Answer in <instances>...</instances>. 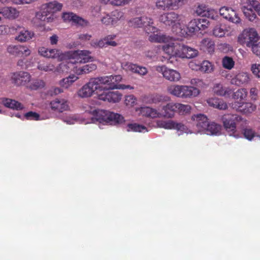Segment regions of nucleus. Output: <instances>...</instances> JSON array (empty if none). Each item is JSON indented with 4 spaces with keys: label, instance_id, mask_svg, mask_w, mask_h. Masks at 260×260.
I'll list each match as a JSON object with an SVG mask.
<instances>
[{
    "label": "nucleus",
    "instance_id": "nucleus-29",
    "mask_svg": "<svg viewBox=\"0 0 260 260\" xmlns=\"http://www.w3.org/2000/svg\"><path fill=\"white\" fill-rule=\"evenodd\" d=\"M141 112L143 115L152 118L162 117L161 113L149 107H142L141 109Z\"/></svg>",
    "mask_w": 260,
    "mask_h": 260
},
{
    "label": "nucleus",
    "instance_id": "nucleus-36",
    "mask_svg": "<svg viewBox=\"0 0 260 260\" xmlns=\"http://www.w3.org/2000/svg\"><path fill=\"white\" fill-rule=\"evenodd\" d=\"M202 47L205 51L212 54L214 52L215 44L210 39H204L202 41Z\"/></svg>",
    "mask_w": 260,
    "mask_h": 260
},
{
    "label": "nucleus",
    "instance_id": "nucleus-10",
    "mask_svg": "<svg viewBox=\"0 0 260 260\" xmlns=\"http://www.w3.org/2000/svg\"><path fill=\"white\" fill-rule=\"evenodd\" d=\"M181 16L178 13L172 11L164 13L159 17V21L166 26L173 27L177 24H180Z\"/></svg>",
    "mask_w": 260,
    "mask_h": 260
},
{
    "label": "nucleus",
    "instance_id": "nucleus-50",
    "mask_svg": "<svg viewBox=\"0 0 260 260\" xmlns=\"http://www.w3.org/2000/svg\"><path fill=\"white\" fill-rule=\"evenodd\" d=\"M37 68L39 70L43 71L45 72L52 71L55 69V67L53 64L50 63L48 64L45 62H39Z\"/></svg>",
    "mask_w": 260,
    "mask_h": 260
},
{
    "label": "nucleus",
    "instance_id": "nucleus-16",
    "mask_svg": "<svg viewBox=\"0 0 260 260\" xmlns=\"http://www.w3.org/2000/svg\"><path fill=\"white\" fill-rule=\"evenodd\" d=\"M157 126L160 128L171 129H175L178 131H185L186 126L181 122H176L173 120H158L157 121Z\"/></svg>",
    "mask_w": 260,
    "mask_h": 260
},
{
    "label": "nucleus",
    "instance_id": "nucleus-31",
    "mask_svg": "<svg viewBox=\"0 0 260 260\" xmlns=\"http://www.w3.org/2000/svg\"><path fill=\"white\" fill-rule=\"evenodd\" d=\"M2 103L5 107L13 110H20L24 108V106L21 103L14 100L4 99Z\"/></svg>",
    "mask_w": 260,
    "mask_h": 260
},
{
    "label": "nucleus",
    "instance_id": "nucleus-62",
    "mask_svg": "<svg viewBox=\"0 0 260 260\" xmlns=\"http://www.w3.org/2000/svg\"><path fill=\"white\" fill-rule=\"evenodd\" d=\"M112 16L113 18L116 19V22L122 19H123V14L122 12L115 11L112 12Z\"/></svg>",
    "mask_w": 260,
    "mask_h": 260
},
{
    "label": "nucleus",
    "instance_id": "nucleus-28",
    "mask_svg": "<svg viewBox=\"0 0 260 260\" xmlns=\"http://www.w3.org/2000/svg\"><path fill=\"white\" fill-rule=\"evenodd\" d=\"M176 106L175 103H170L162 107L163 112L162 117L166 118H172L176 112Z\"/></svg>",
    "mask_w": 260,
    "mask_h": 260
},
{
    "label": "nucleus",
    "instance_id": "nucleus-33",
    "mask_svg": "<svg viewBox=\"0 0 260 260\" xmlns=\"http://www.w3.org/2000/svg\"><path fill=\"white\" fill-rule=\"evenodd\" d=\"M34 36V33L31 31L23 29L16 37L15 39L20 42H25L30 40Z\"/></svg>",
    "mask_w": 260,
    "mask_h": 260
},
{
    "label": "nucleus",
    "instance_id": "nucleus-2",
    "mask_svg": "<svg viewBox=\"0 0 260 260\" xmlns=\"http://www.w3.org/2000/svg\"><path fill=\"white\" fill-rule=\"evenodd\" d=\"M168 92L171 94L182 98L197 96L200 93L198 88L186 85H173L168 87Z\"/></svg>",
    "mask_w": 260,
    "mask_h": 260
},
{
    "label": "nucleus",
    "instance_id": "nucleus-1",
    "mask_svg": "<svg viewBox=\"0 0 260 260\" xmlns=\"http://www.w3.org/2000/svg\"><path fill=\"white\" fill-rule=\"evenodd\" d=\"M93 117L100 123L115 124L122 123L123 121V117L120 114L115 113L107 110H94L92 112Z\"/></svg>",
    "mask_w": 260,
    "mask_h": 260
},
{
    "label": "nucleus",
    "instance_id": "nucleus-23",
    "mask_svg": "<svg viewBox=\"0 0 260 260\" xmlns=\"http://www.w3.org/2000/svg\"><path fill=\"white\" fill-rule=\"evenodd\" d=\"M124 68L133 73L138 74L141 76H144L148 73V70L146 68L138 66L131 62H126L124 65Z\"/></svg>",
    "mask_w": 260,
    "mask_h": 260
},
{
    "label": "nucleus",
    "instance_id": "nucleus-61",
    "mask_svg": "<svg viewBox=\"0 0 260 260\" xmlns=\"http://www.w3.org/2000/svg\"><path fill=\"white\" fill-rule=\"evenodd\" d=\"M19 56H27L30 54V50L26 46L20 45Z\"/></svg>",
    "mask_w": 260,
    "mask_h": 260
},
{
    "label": "nucleus",
    "instance_id": "nucleus-52",
    "mask_svg": "<svg viewBox=\"0 0 260 260\" xmlns=\"http://www.w3.org/2000/svg\"><path fill=\"white\" fill-rule=\"evenodd\" d=\"M197 19H193L191 20L187 26V29L188 30V32L192 34L196 33L198 31V28L197 27Z\"/></svg>",
    "mask_w": 260,
    "mask_h": 260
},
{
    "label": "nucleus",
    "instance_id": "nucleus-6",
    "mask_svg": "<svg viewBox=\"0 0 260 260\" xmlns=\"http://www.w3.org/2000/svg\"><path fill=\"white\" fill-rule=\"evenodd\" d=\"M239 42L245 44L247 47L256 45L257 43L260 42V38L257 32L254 28H249L243 31L242 33L239 36Z\"/></svg>",
    "mask_w": 260,
    "mask_h": 260
},
{
    "label": "nucleus",
    "instance_id": "nucleus-45",
    "mask_svg": "<svg viewBox=\"0 0 260 260\" xmlns=\"http://www.w3.org/2000/svg\"><path fill=\"white\" fill-rule=\"evenodd\" d=\"M127 131L128 132H143L147 131V128L145 126L137 123H129L127 124Z\"/></svg>",
    "mask_w": 260,
    "mask_h": 260
},
{
    "label": "nucleus",
    "instance_id": "nucleus-55",
    "mask_svg": "<svg viewBox=\"0 0 260 260\" xmlns=\"http://www.w3.org/2000/svg\"><path fill=\"white\" fill-rule=\"evenodd\" d=\"M105 3H109L113 6H123L128 3L131 0H103Z\"/></svg>",
    "mask_w": 260,
    "mask_h": 260
},
{
    "label": "nucleus",
    "instance_id": "nucleus-39",
    "mask_svg": "<svg viewBox=\"0 0 260 260\" xmlns=\"http://www.w3.org/2000/svg\"><path fill=\"white\" fill-rule=\"evenodd\" d=\"M176 112L180 115H185L190 113L191 106L189 105H184L180 103H175Z\"/></svg>",
    "mask_w": 260,
    "mask_h": 260
},
{
    "label": "nucleus",
    "instance_id": "nucleus-53",
    "mask_svg": "<svg viewBox=\"0 0 260 260\" xmlns=\"http://www.w3.org/2000/svg\"><path fill=\"white\" fill-rule=\"evenodd\" d=\"M91 45L95 48H103L104 47H106L107 46L106 37H105L103 39H101L99 40H92L91 42Z\"/></svg>",
    "mask_w": 260,
    "mask_h": 260
},
{
    "label": "nucleus",
    "instance_id": "nucleus-24",
    "mask_svg": "<svg viewBox=\"0 0 260 260\" xmlns=\"http://www.w3.org/2000/svg\"><path fill=\"white\" fill-rule=\"evenodd\" d=\"M207 102L210 106L219 110H225L228 108L227 103L223 100L217 98H210L207 100Z\"/></svg>",
    "mask_w": 260,
    "mask_h": 260
},
{
    "label": "nucleus",
    "instance_id": "nucleus-54",
    "mask_svg": "<svg viewBox=\"0 0 260 260\" xmlns=\"http://www.w3.org/2000/svg\"><path fill=\"white\" fill-rule=\"evenodd\" d=\"M243 133L244 137L248 140H251L255 136L254 131L250 128H244L243 129Z\"/></svg>",
    "mask_w": 260,
    "mask_h": 260
},
{
    "label": "nucleus",
    "instance_id": "nucleus-14",
    "mask_svg": "<svg viewBox=\"0 0 260 260\" xmlns=\"http://www.w3.org/2000/svg\"><path fill=\"white\" fill-rule=\"evenodd\" d=\"M121 97L122 94L118 91H109L105 89L103 93L98 95L99 100L113 103L119 102Z\"/></svg>",
    "mask_w": 260,
    "mask_h": 260
},
{
    "label": "nucleus",
    "instance_id": "nucleus-30",
    "mask_svg": "<svg viewBox=\"0 0 260 260\" xmlns=\"http://www.w3.org/2000/svg\"><path fill=\"white\" fill-rule=\"evenodd\" d=\"M196 12L198 15L202 17H207L208 18H211L212 19L215 18V12L212 10H208V8L205 6L199 5L197 8Z\"/></svg>",
    "mask_w": 260,
    "mask_h": 260
},
{
    "label": "nucleus",
    "instance_id": "nucleus-41",
    "mask_svg": "<svg viewBox=\"0 0 260 260\" xmlns=\"http://www.w3.org/2000/svg\"><path fill=\"white\" fill-rule=\"evenodd\" d=\"M183 44L177 41L173 42V56L181 58Z\"/></svg>",
    "mask_w": 260,
    "mask_h": 260
},
{
    "label": "nucleus",
    "instance_id": "nucleus-48",
    "mask_svg": "<svg viewBox=\"0 0 260 260\" xmlns=\"http://www.w3.org/2000/svg\"><path fill=\"white\" fill-rule=\"evenodd\" d=\"M197 22L198 31L205 30L209 25V21L205 18L197 19Z\"/></svg>",
    "mask_w": 260,
    "mask_h": 260
},
{
    "label": "nucleus",
    "instance_id": "nucleus-22",
    "mask_svg": "<svg viewBox=\"0 0 260 260\" xmlns=\"http://www.w3.org/2000/svg\"><path fill=\"white\" fill-rule=\"evenodd\" d=\"M62 18L64 21L69 22L72 21L73 22L80 25L83 26L86 24V22L83 19L78 16L72 12L63 13Z\"/></svg>",
    "mask_w": 260,
    "mask_h": 260
},
{
    "label": "nucleus",
    "instance_id": "nucleus-43",
    "mask_svg": "<svg viewBox=\"0 0 260 260\" xmlns=\"http://www.w3.org/2000/svg\"><path fill=\"white\" fill-rule=\"evenodd\" d=\"M243 12L245 16L250 21H253L257 18L256 15L251 8L244 7L243 8Z\"/></svg>",
    "mask_w": 260,
    "mask_h": 260
},
{
    "label": "nucleus",
    "instance_id": "nucleus-64",
    "mask_svg": "<svg viewBox=\"0 0 260 260\" xmlns=\"http://www.w3.org/2000/svg\"><path fill=\"white\" fill-rule=\"evenodd\" d=\"M252 52L257 55H260V42L257 43L256 45L251 46Z\"/></svg>",
    "mask_w": 260,
    "mask_h": 260
},
{
    "label": "nucleus",
    "instance_id": "nucleus-21",
    "mask_svg": "<svg viewBox=\"0 0 260 260\" xmlns=\"http://www.w3.org/2000/svg\"><path fill=\"white\" fill-rule=\"evenodd\" d=\"M192 120L194 121L197 127L200 131H204L209 123L207 117L202 114L193 115Z\"/></svg>",
    "mask_w": 260,
    "mask_h": 260
},
{
    "label": "nucleus",
    "instance_id": "nucleus-58",
    "mask_svg": "<svg viewBox=\"0 0 260 260\" xmlns=\"http://www.w3.org/2000/svg\"><path fill=\"white\" fill-rule=\"evenodd\" d=\"M164 51L168 55L173 56V42H169L163 46Z\"/></svg>",
    "mask_w": 260,
    "mask_h": 260
},
{
    "label": "nucleus",
    "instance_id": "nucleus-8",
    "mask_svg": "<svg viewBox=\"0 0 260 260\" xmlns=\"http://www.w3.org/2000/svg\"><path fill=\"white\" fill-rule=\"evenodd\" d=\"M184 0H156L155 7L160 11L176 10L184 4Z\"/></svg>",
    "mask_w": 260,
    "mask_h": 260
},
{
    "label": "nucleus",
    "instance_id": "nucleus-18",
    "mask_svg": "<svg viewBox=\"0 0 260 260\" xmlns=\"http://www.w3.org/2000/svg\"><path fill=\"white\" fill-rule=\"evenodd\" d=\"M52 110L55 112H62L69 109V103L64 99H55L50 102Z\"/></svg>",
    "mask_w": 260,
    "mask_h": 260
},
{
    "label": "nucleus",
    "instance_id": "nucleus-4",
    "mask_svg": "<svg viewBox=\"0 0 260 260\" xmlns=\"http://www.w3.org/2000/svg\"><path fill=\"white\" fill-rule=\"evenodd\" d=\"M128 24L135 28L142 27L147 33L154 32L157 30L152 18L145 15L131 19Z\"/></svg>",
    "mask_w": 260,
    "mask_h": 260
},
{
    "label": "nucleus",
    "instance_id": "nucleus-51",
    "mask_svg": "<svg viewBox=\"0 0 260 260\" xmlns=\"http://www.w3.org/2000/svg\"><path fill=\"white\" fill-rule=\"evenodd\" d=\"M20 45H9L7 49L8 52L14 56H19Z\"/></svg>",
    "mask_w": 260,
    "mask_h": 260
},
{
    "label": "nucleus",
    "instance_id": "nucleus-40",
    "mask_svg": "<svg viewBox=\"0 0 260 260\" xmlns=\"http://www.w3.org/2000/svg\"><path fill=\"white\" fill-rule=\"evenodd\" d=\"M228 31L226 29V27L224 25L219 24L216 25L213 30V35L216 37H222L225 34V32Z\"/></svg>",
    "mask_w": 260,
    "mask_h": 260
},
{
    "label": "nucleus",
    "instance_id": "nucleus-42",
    "mask_svg": "<svg viewBox=\"0 0 260 260\" xmlns=\"http://www.w3.org/2000/svg\"><path fill=\"white\" fill-rule=\"evenodd\" d=\"M165 100V97L162 95L154 93L147 96V102L149 104H157Z\"/></svg>",
    "mask_w": 260,
    "mask_h": 260
},
{
    "label": "nucleus",
    "instance_id": "nucleus-49",
    "mask_svg": "<svg viewBox=\"0 0 260 260\" xmlns=\"http://www.w3.org/2000/svg\"><path fill=\"white\" fill-rule=\"evenodd\" d=\"M101 21L106 25H114L116 23V19L113 18L112 14H107L102 18Z\"/></svg>",
    "mask_w": 260,
    "mask_h": 260
},
{
    "label": "nucleus",
    "instance_id": "nucleus-38",
    "mask_svg": "<svg viewBox=\"0 0 260 260\" xmlns=\"http://www.w3.org/2000/svg\"><path fill=\"white\" fill-rule=\"evenodd\" d=\"M247 91L245 88H240L238 89L236 91L234 92L233 94V99L235 101H243L247 97Z\"/></svg>",
    "mask_w": 260,
    "mask_h": 260
},
{
    "label": "nucleus",
    "instance_id": "nucleus-57",
    "mask_svg": "<svg viewBox=\"0 0 260 260\" xmlns=\"http://www.w3.org/2000/svg\"><path fill=\"white\" fill-rule=\"evenodd\" d=\"M191 85L197 86L196 88H204L205 84L203 80L198 78H193L190 80Z\"/></svg>",
    "mask_w": 260,
    "mask_h": 260
},
{
    "label": "nucleus",
    "instance_id": "nucleus-3",
    "mask_svg": "<svg viewBox=\"0 0 260 260\" xmlns=\"http://www.w3.org/2000/svg\"><path fill=\"white\" fill-rule=\"evenodd\" d=\"M62 8V4L57 1L49 2L43 6L41 11L36 13L37 18L41 21L50 22L53 19V14L59 11Z\"/></svg>",
    "mask_w": 260,
    "mask_h": 260
},
{
    "label": "nucleus",
    "instance_id": "nucleus-5",
    "mask_svg": "<svg viewBox=\"0 0 260 260\" xmlns=\"http://www.w3.org/2000/svg\"><path fill=\"white\" fill-rule=\"evenodd\" d=\"M221 120L226 130L234 133L236 129V124L241 122V124H246L247 120L237 114H225L222 116Z\"/></svg>",
    "mask_w": 260,
    "mask_h": 260
},
{
    "label": "nucleus",
    "instance_id": "nucleus-27",
    "mask_svg": "<svg viewBox=\"0 0 260 260\" xmlns=\"http://www.w3.org/2000/svg\"><path fill=\"white\" fill-rule=\"evenodd\" d=\"M97 66L94 63L85 64L81 67L76 66L74 68V72L78 75L88 74L96 69Z\"/></svg>",
    "mask_w": 260,
    "mask_h": 260
},
{
    "label": "nucleus",
    "instance_id": "nucleus-9",
    "mask_svg": "<svg viewBox=\"0 0 260 260\" xmlns=\"http://www.w3.org/2000/svg\"><path fill=\"white\" fill-rule=\"evenodd\" d=\"M11 80L17 86H27L31 81V76L27 72H16L11 74Z\"/></svg>",
    "mask_w": 260,
    "mask_h": 260
},
{
    "label": "nucleus",
    "instance_id": "nucleus-56",
    "mask_svg": "<svg viewBox=\"0 0 260 260\" xmlns=\"http://www.w3.org/2000/svg\"><path fill=\"white\" fill-rule=\"evenodd\" d=\"M25 118L27 120H38L40 119V115L32 111H29L24 114Z\"/></svg>",
    "mask_w": 260,
    "mask_h": 260
},
{
    "label": "nucleus",
    "instance_id": "nucleus-32",
    "mask_svg": "<svg viewBox=\"0 0 260 260\" xmlns=\"http://www.w3.org/2000/svg\"><path fill=\"white\" fill-rule=\"evenodd\" d=\"M88 83L93 88L94 92L97 90H102L101 85H104V76L91 78Z\"/></svg>",
    "mask_w": 260,
    "mask_h": 260
},
{
    "label": "nucleus",
    "instance_id": "nucleus-19",
    "mask_svg": "<svg viewBox=\"0 0 260 260\" xmlns=\"http://www.w3.org/2000/svg\"><path fill=\"white\" fill-rule=\"evenodd\" d=\"M212 91L215 94L218 96L225 98L230 97L232 93V90L231 88L225 87L221 83L215 84L212 88Z\"/></svg>",
    "mask_w": 260,
    "mask_h": 260
},
{
    "label": "nucleus",
    "instance_id": "nucleus-37",
    "mask_svg": "<svg viewBox=\"0 0 260 260\" xmlns=\"http://www.w3.org/2000/svg\"><path fill=\"white\" fill-rule=\"evenodd\" d=\"M221 126L215 122L208 123L204 130L208 135H216L220 132Z\"/></svg>",
    "mask_w": 260,
    "mask_h": 260
},
{
    "label": "nucleus",
    "instance_id": "nucleus-17",
    "mask_svg": "<svg viewBox=\"0 0 260 260\" xmlns=\"http://www.w3.org/2000/svg\"><path fill=\"white\" fill-rule=\"evenodd\" d=\"M250 81V76L247 72H241L238 73L231 81L233 85L242 86L247 85Z\"/></svg>",
    "mask_w": 260,
    "mask_h": 260
},
{
    "label": "nucleus",
    "instance_id": "nucleus-34",
    "mask_svg": "<svg viewBox=\"0 0 260 260\" xmlns=\"http://www.w3.org/2000/svg\"><path fill=\"white\" fill-rule=\"evenodd\" d=\"M93 88L90 86L88 83L83 85L78 92V95L81 98H88L91 96L94 91Z\"/></svg>",
    "mask_w": 260,
    "mask_h": 260
},
{
    "label": "nucleus",
    "instance_id": "nucleus-44",
    "mask_svg": "<svg viewBox=\"0 0 260 260\" xmlns=\"http://www.w3.org/2000/svg\"><path fill=\"white\" fill-rule=\"evenodd\" d=\"M149 40L151 42L162 43L165 42L167 40V38L165 35L160 34H153L150 35Z\"/></svg>",
    "mask_w": 260,
    "mask_h": 260
},
{
    "label": "nucleus",
    "instance_id": "nucleus-59",
    "mask_svg": "<svg viewBox=\"0 0 260 260\" xmlns=\"http://www.w3.org/2000/svg\"><path fill=\"white\" fill-rule=\"evenodd\" d=\"M115 37L116 35H108L106 37L107 46L110 45L114 47L116 46L117 45V43L115 41H112L115 38Z\"/></svg>",
    "mask_w": 260,
    "mask_h": 260
},
{
    "label": "nucleus",
    "instance_id": "nucleus-60",
    "mask_svg": "<svg viewBox=\"0 0 260 260\" xmlns=\"http://www.w3.org/2000/svg\"><path fill=\"white\" fill-rule=\"evenodd\" d=\"M252 73L257 77L260 78V64H253L251 67Z\"/></svg>",
    "mask_w": 260,
    "mask_h": 260
},
{
    "label": "nucleus",
    "instance_id": "nucleus-25",
    "mask_svg": "<svg viewBox=\"0 0 260 260\" xmlns=\"http://www.w3.org/2000/svg\"><path fill=\"white\" fill-rule=\"evenodd\" d=\"M194 66H196L194 62H190L189 66L190 68H192L193 70H199L201 72L207 73H211L213 71L214 69L213 65L211 62L208 60L203 61L200 66H197L196 68H194Z\"/></svg>",
    "mask_w": 260,
    "mask_h": 260
},
{
    "label": "nucleus",
    "instance_id": "nucleus-63",
    "mask_svg": "<svg viewBox=\"0 0 260 260\" xmlns=\"http://www.w3.org/2000/svg\"><path fill=\"white\" fill-rule=\"evenodd\" d=\"M258 91L257 89L253 87L251 88L250 90V96L251 99L254 101L256 100L257 98Z\"/></svg>",
    "mask_w": 260,
    "mask_h": 260
},
{
    "label": "nucleus",
    "instance_id": "nucleus-35",
    "mask_svg": "<svg viewBox=\"0 0 260 260\" xmlns=\"http://www.w3.org/2000/svg\"><path fill=\"white\" fill-rule=\"evenodd\" d=\"M198 54L197 50L183 44L181 58H191L196 57Z\"/></svg>",
    "mask_w": 260,
    "mask_h": 260
},
{
    "label": "nucleus",
    "instance_id": "nucleus-11",
    "mask_svg": "<svg viewBox=\"0 0 260 260\" xmlns=\"http://www.w3.org/2000/svg\"><path fill=\"white\" fill-rule=\"evenodd\" d=\"M104 85L108 86L107 89L133 88L130 85L118 84L122 80L120 75L104 76Z\"/></svg>",
    "mask_w": 260,
    "mask_h": 260
},
{
    "label": "nucleus",
    "instance_id": "nucleus-12",
    "mask_svg": "<svg viewBox=\"0 0 260 260\" xmlns=\"http://www.w3.org/2000/svg\"><path fill=\"white\" fill-rule=\"evenodd\" d=\"M230 107L237 112L243 114L251 113L256 109V106L250 102L234 101L230 104Z\"/></svg>",
    "mask_w": 260,
    "mask_h": 260
},
{
    "label": "nucleus",
    "instance_id": "nucleus-47",
    "mask_svg": "<svg viewBox=\"0 0 260 260\" xmlns=\"http://www.w3.org/2000/svg\"><path fill=\"white\" fill-rule=\"evenodd\" d=\"M222 64L224 68L231 70L234 66L235 62L232 57L225 56L222 58Z\"/></svg>",
    "mask_w": 260,
    "mask_h": 260
},
{
    "label": "nucleus",
    "instance_id": "nucleus-13",
    "mask_svg": "<svg viewBox=\"0 0 260 260\" xmlns=\"http://www.w3.org/2000/svg\"><path fill=\"white\" fill-rule=\"evenodd\" d=\"M156 70L158 72L161 73L163 77L169 81L177 82L181 79V75L179 72L176 70L169 69L165 66H157Z\"/></svg>",
    "mask_w": 260,
    "mask_h": 260
},
{
    "label": "nucleus",
    "instance_id": "nucleus-7",
    "mask_svg": "<svg viewBox=\"0 0 260 260\" xmlns=\"http://www.w3.org/2000/svg\"><path fill=\"white\" fill-rule=\"evenodd\" d=\"M91 52L86 50H78L72 52L70 56V62L77 64L85 63L93 60L91 55Z\"/></svg>",
    "mask_w": 260,
    "mask_h": 260
},
{
    "label": "nucleus",
    "instance_id": "nucleus-26",
    "mask_svg": "<svg viewBox=\"0 0 260 260\" xmlns=\"http://www.w3.org/2000/svg\"><path fill=\"white\" fill-rule=\"evenodd\" d=\"M39 54L45 57L55 58L59 56V51L56 49H48L44 47H40Z\"/></svg>",
    "mask_w": 260,
    "mask_h": 260
},
{
    "label": "nucleus",
    "instance_id": "nucleus-46",
    "mask_svg": "<svg viewBox=\"0 0 260 260\" xmlns=\"http://www.w3.org/2000/svg\"><path fill=\"white\" fill-rule=\"evenodd\" d=\"M45 85L43 80L40 79H35L32 81L29 86H27L29 88L32 90H37L39 88H42Z\"/></svg>",
    "mask_w": 260,
    "mask_h": 260
},
{
    "label": "nucleus",
    "instance_id": "nucleus-20",
    "mask_svg": "<svg viewBox=\"0 0 260 260\" xmlns=\"http://www.w3.org/2000/svg\"><path fill=\"white\" fill-rule=\"evenodd\" d=\"M1 15L9 20L17 18L19 15V12L15 8L12 7H4L0 9Z\"/></svg>",
    "mask_w": 260,
    "mask_h": 260
},
{
    "label": "nucleus",
    "instance_id": "nucleus-15",
    "mask_svg": "<svg viewBox=\"0 0 260 260\" xmlns=\"http://www.w3.org/2000/svg\"><path fill=\"white\" fill-rule=\"evenodd\" d=\"M219 13L224 18L235 23L241 22V19L235 10L231 8L223 7L219 10Z\"/></svg>",
    "mask_w": 260,
    "mask_h": 260
}]
</instances>
